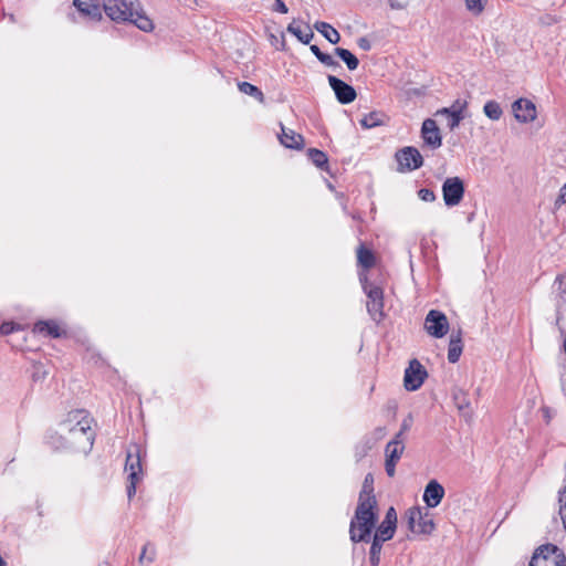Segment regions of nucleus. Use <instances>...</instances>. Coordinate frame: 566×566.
Listing matches in <instances>:
<instances>
[{
	"instance_id": "nucleus-1",
	"label": "nucleus",
	"mask_w": 566,
	"mask_h": 566,
	"mask_svg": "<svg viewBox=\"0 0 566 566\" xmlns=\"http://www.w3.org/2000/svg\"><path fill=\"white\" fill-rule=\"evenodd\" d=\"M93 423L94 419L86 410H72L48 436V444L57 452L87 454L95 439Z\"/></svg>"
},
{
	"instance_id": "nucleus-2",
	"label": "nucleus",
	"mask_w": 566,
	"mask_h": 566,
	"mask_svg": "<svg viewBox=\"0 0 566 566\" xmlns=\"http://www.w3.org/2000/svg\"><path fill=\"white\" fill-rule=\"evenodd\" d=\"M104 11L115 22L134 23L144 32H149L154 29L153 21L145 15L137 0H108L104 4Z\"/></svg>"
},
{
	"instance_id": "nucleus-3",
	"label": "nucleus",
	"mask_w": 566,
	"mask_h": 566,
	"mask_svg": "<svg viewBox=\"0 0 566 566\" xmlns=\"http://www.w3.org/2000/svg\"><path fill=\"white\" fill-rule=\"evenodd\" d=\"M378 521V504L357 503L349 524V536L354 543L369 542Z\"/></svg>"
},
{
	"instance_id": "nucleus-4",
	"label": "nucleus",
	"mask_w": 566,
	"mask_h": 566,
	"mask_svg": "<svg viewBox=\"0 0 566 566\" xmlns=\"http://www.w3.org/2000/svg\"><path fill=\"white\" fill-rule=\"evenodd\" d=\"M528 566H566V555L555 544H543L534 551Z\"/></svg>"
},
{
	"instance_id": "nucleus-5",
	"label": "nucleus",
	"mask_w": 566,
	"mask_h": 566,
	"mask_svg": "<svg viewBox=\"0 0 566 566\" xmlns=\"http://www.w3.org/2000/svg\"><path fill=\"white\" fill-rule=\"evenodd\" d=\"M367 294V311L376 323L384 318V292L382 289L373 284H364Z\"/></svg>"
},
{
	"instance_id": "nucleus-6",
	"label": "nucleus",
	"mask_w": 566,
	"mask_h": 566,
	"mask_svg": "<svg viewBox=\"0 0 566 566\" xmlns=\"http://www.w3.org/2000/svg\"><path fill=\"white\" fill-rule=\"evenodd\" d=\"M125 470L128 472V485H127V495L128 499H132L136 493V484L140 481L143 469L140 463V454L137 448H135V453L128 451Z\"/></svg>"
},
{
	"instance_id": "nucleus-7",
	"label": "nucleus",
	"mask_w": 566,
	"mask_h": 566,
	"mask_svg": "<svg viewBox=\"0 0 566 566\" xmlns=\"http://www.w3.org/2000/svg\"><path fill=\"white\" fill-rule=\"evenodd\" d=\"M408 527L416 534H430L434 530V523L428 513L420 507H411L407 511Z\"/></svg>"
},
{
	"instance_id": "nucleus-8",
	"label": "nucleus",
	"mask_w": 566,
	"mask_h": 566,
	"mask_svg": "<svg viewBox=\"0 0 566 566\" xmlns=\"http://www.w3.org/2000/svg\"><path fill=\"white\" fill-rule=\"evenodd\" d=\"M442 196L446 206H458L464 196V184L460 177H449L442 185Z\"/></svg>"
},
{
	"instance_id": "nucleus-9",
	"label": "nucleus",
	"mask_w": 566,
	"mask_h": 566,
	"mask_svg": "<svg viewBox=\"0 0 566 566\" xmlns=\"http://www.w3.org/2000/svg\"><path fill=\"white\" fill-rule=\"evenodd\" d=\"M396 159L399 171H412L423 165V158L420 151L412 146H407L396 153Z\"/></svg>"
},
{
	"instance_id": "nucleus-10",
	"label": "nucleus",
	"mask_w": 566,
	"mask_h": 566,
	"mask_svg": "<svg viewBox=\"0 0 566 566\" xmlns=\"http://www.w3.org/2000/svg\"><path fill=\"white\" fill-rule=\"evenodd\" d=\"M424 329L436 338L443 337L449 329L447 316L440 311L431 310L426 316Z\"/></svg>"
},
{
	"instance_id": "nucleus-11",
	"label": "nucleus",
	"mask_w": 566,
	"mask_h": 566,
	"mask_svg": "<svg viewBox=\"0 0 566 566\" xmlns=\"http://www.w3.org/2000/svg\"><path fill=\"white\" fill-rule=\"evenodd\" d=\"M426 377L427 371L424 367L417 359H412L405 370V388L410 391L417 390L423 384Z\"/></svg>"
},
{
	"instance_id": "nucleus-12",
	"label": "nucleus",
	"mask_w": 566,
	"mask_h": 566,
	"mask_svg": "<svg viewBox=\"0 0 566 566\" xmlns=\"http://www.w3.org/2000/svg\"><path fill=\"white\" fill-rule=\"evenodd\" d=\"M327 80L339 103L349 104L355 101L357 94L353 86L334 75H328Z\"/></svg>"
},
{
	"instance_id": "nucleus-13",
	"label": "nucleus",
	"mask_w": 566,
	"mask_h": 566,
	"mask_svg": "<svg viewBox=\"0 0 566 566\" xmlns=\"http://www.w3.org/2000/svg\"><path fill=\"white\" fill-rule=\"evenodd\" d=\"M421 137L426 146L437 149L442 145L440 129L434 119L427 118L422 123Z\"/></svg>"
},
{
	"instance_id": "nucleus-14",
	"label": "nucleus",
	"mask_w": 566,
	"mask_h": 566,
	"mask_svg": "<svg viewBox=\"0 0 566 566\" xmlns=\"http://www.w3.org/2000/svg\"><path fill=\"white\" fill-rule=\"evenodd\" d=\"M512 111L515 119L521 123H531L537 116L535 104L526 98L515 101L512 104Z\"/></svg>"
},
{
	"instance_id": "nucleus-15",
	"label": "nucleus",
	"mask_w": 566,
	"mask_h": 566,
	"mask_svg": "<svg viewBox=\"0 0 566 566\" xmlns=\"http://www.w3.org/2000/svg\"><path fill=\"white\" fill-rule=\"evenodd\" d=\"M405 451V444L399 442H388L385 449L386 461L385 469L388 476L392 478L396 473V464Z\"/></svg>"
},
{
	"instance_id": "nucleus-16",
	"label": "nucleus",
	"mask_w": 566,
	"mask_h": 566,
	"mask_svg": "<svg viewBox=\"0 0 566 566\" xmlns=\"http://www.w3.org/2000/svg\"><path fill=\"white\" fill-rule=\"evenodd\" d=\"M444 496L443 486L436 480H431L424 488L423 501L428 507H437Z\"/></svg>"
},
{
	"instance_id": "nucleus-17",
	"label": "nucleus",
	"mask_w": 566,
	"mask_h": 566,
	"mask_svg": "<svg viewBox=\"0 0 566 566\" xmlns=\"http://www.w3.org/2000/svg\"><path fill=\"white\" fill-rule=\"evenodd\" d=\"M73 6L91 20L102 19L101 3L98 0H73Z\"/></svg>"
},
{
	"instance_id": "nucleus-18",
	"label": "nucleus",
	"mask_w": 566,
	"mask_h": 566,
	"mask_svg": "<svg viewBox=\"0 0 566 566\" xmlns=\"http://www.w3.org/2000/svg\"><path fill=\"white\" fill-rule=\"evenodd\" d=\"M378 504L376 496L374 495V478L373 474L368 473L363 482L361 490L358 496V503Z\"/></svg>"
},
{
	"instance_id": "nucleus-19",
	"label": "nucleus",
	"mask_w": 566,
	"mask_h": 566,
	"mask_svg": "<svg viewBox=\"0 0 566 566\" xmlns=\"http://www.w3.org/2000/svg\"><path fill=\"white\" fill-rule=\"evenodd\" d=\"M463 350L461 332L452 333L450 336L449 349H448V360L451 364H455Z\"/></svg>"
},
{
	"instance_id": "nucleus-20",
	"label": "nucleus",
	"mask_w": 566,
	"mask_h": 566,
	"mask_svg": "<svg viewBox=\"0 0 566 566\" xmlns=\"http://www.w3.org/2000/svg\"><path fill=\"white\" fill-rule=\"evenodd\" d=\"M280 142L287 148L298 149L302 146L303 137L302 135L295 133L292 129H285L282 126V134L279 136Z\"/></svg>"
},
{
	"instance_id": "nucleus-21",
	"label": "nucleus",
	"mask_w": 566,
	"mask_h": 566,
	"mask_svg": "<svg viewBox=\"0 0 566 566\" xmlns=\"http://www.w3.org/2000/svg\"><path fill=\"white\" fill-rule=\"evenodd\" d=\"M315 29L332 44H336L340 40V35L336 29L326 22H316Z\"/></svg>"
},
{
	"instance_id": "nucleus-22",
	"label": "nucleus",
	"mask_w": 566,
	"mask_h": 566,
	"mask_svg": "<svg viewBox=\"0 0 566 566\" xmlns=\"http://www.w3.org/2000/svg\"><path fill=\"white\" fill-rule=\"evenodd\" d=\"M452 398L458 409L463 412L464 416L470 415V401L468 394L461 388H454L452 390Z\"/></svg>"
},
{
	"instance_id": "nucleus-23",
	"label": "nucleus",
	"mask_w": 566,
	"mask_h": 566,
	"mask_svg": "<svg viewBox=\"0 0 566 566\" xmlns=\"http://www.w3.org/2000/svg\"><path fill=\"white\" fill-rule=\"evenodd\" d=\"M34 332L43 335H49L52 337H60L61 331L59 325L55 322H43L40 321L34 325Z\"/></svg>"
},
{
	"instance_id": "nucleus-24",
	"label": "nucleus",
	"mask_w": 566,
	"mask_h": 566,
	"mask_svg": "<svg viewBox=\"0 0 566 566\" xmlns=\"http://www.w3.org/2000/svg\"><path fill=\"white\" fill-rule=\"evenodd\" d=\"M286 30L304 44H308L314 38V33L310 28H307V31H303L300 27L295 25V21L291 22Z\"/></svg>"
},
{
	"instance_id": "nucleus-25",
	"label": "nucleus",
	"mask_w": 566,
	"mask_h": 566,
	"mask_svg": "<svg viewBox=\"0 0 566 566\" xmlns=\"http://www.w3.org/2000/svg\"><path fill=\"white\" fill-rule=\"evenodd\" d=\"M386 115L381 112H371L364 116L360 120V125L364 128H374L385 123Z\"/></svg>"
},
{
	"instance_id": "nucleus-26",
	"label": "nucleus",
	"mask_w": 566,
	"mask_h": 566,
	"mask_svg": "<svg viewBox=\"0 0 566 566\" xmlns=\"http://www.w3.org/2000/svg\"><path fill=\"white\" fill-rule=\"evenodd\" d=\"M335 54L344 61L347 65L348 70L354 71L358 67L359 61L358 59L347 49L336 48Z\"/></svg>"
},
{
	"instance_id": "nucleus-27",
	"label": "nucleus",
	"mask_w": 566,
	"mask_h": 566,
	"mask_svg": "<svg viewBox=\"0 0 566 566\" xmlns=\"http://www.w3.org/2000/svg\"><path fill=\"white\" fill-rule=\"evenodd\" d=\"M357 262L364 269L368 270L374 266L375 256L370 250L366 249L364 245H360L357 249Z\"/></svg>"
},
{
	"instance_id": "nucleus-28",
	"label": "nucleus",
	"mask_w": 566,
	"mask_h": 566,
	"mask_svg": "<svg viewBox=\"0 0 566 566\" xmlns=\"http://www.w3.org/2000/svg\"><path fill=\"white\" fill-rule=\"evenodd\" d=\"M396 527V524L382 521L380 525L376 528L374 535L382 541H389L394 537Z\"/></svg>"
},
{
	"instance_id": "nucleus-29",
	"label": "nucleus",
	"mask_w": 566,
	"mask_h": 566,
	"mask_svg": "<svg viewBox=\"0 0 566 566\" xmlns=\"http://www.w3.org/2000/svg\"><path fill=\"white\" fill-rule=\"evenodd\" d=\"M308 158L318 168L325 169L327 168L328 158L325 153L316 148H310L307 151Z\"/></svg>"
},
{
	"instance_id": "nucleus-30",
	"label": "nucleus",
	"mask_w": 566,
	"mask_h": 566,
	"mask_svg": "<svg viewBox=\"0 0 566 566\" xmlns=\"http://www.w3.org/2000/svg\"><path fill=\"white\" fill-rule=\"evenodd\" d=\"M238 87L241 93L253 96L259 102L264 101V95H263L262 91L259 87H256L255 85H253L249 82H240L238 84Z\"/></svg>"
},
{
	"instance_id": "nucleus-31",
	"label": "nucleus",
	"mask_w": 566,
	"mask_h": 566,
	"mask_svg": "<svg viewBox=\"0 0 566 566\" xmlns=\"http://www.w3.org/2000/svg\"><path fill=\"white\" fill-rule=\"evenodd\" d=\"M484 114L492 120H499L503 114L500 104L495 101H489L483 107Z\"/></svg>"
},
{
	"instance_id": "nucleus-32",
	"label": "nucleus",
	"mask_w": 566,
	"mask_h": 566,
	"mask_svg": "<svg viewBox=\"0 0 566 566\" xmlns=\"http://www.w3.org/2000/svg\"><path fill=\"white\" fill-rule=\"evenodd\" d=\"M155 556H156V549L155 547L150 544V543H147L143 549H142V553H140V556L138 558V562L139 564L142 565H145V564H150L154 562L155 559Z\"/></svg>"
},
{
	"instance_id": "nucleus-33",
	"label": "nucleus",
	"mask_w": 566,
	"mask_h": 566,
	"mask_svg": "<svg viewBox=\"0 0 566 566\" xmlns=\"http://www.w3.org/2000/svg\"><path fill=\"white\" fill-rule=\"evenodd\" d=\"M312 53L326 66H337L338 63L326 53H323L317 45H311Z\"/></svg>"
},
{
	"instance_id": "nucleus-34",
	"label": "nucleus",
	"mask_w": 566,
	"mask_h": 566,
	"mask_svg": "<svg viewBox=\"0 0 566 566\" xmlns=\"http://www.w3.org/2000/svg\"><path fill=\"white\" fill-rule=\"evenodd\" d=\"M465 103L454 102L450 107H444L437 112V115H463Z\"/></svg>"
},
{
	"instance_id": "nucleus-35",
	"label": "nucleus",
	"mask_w": 566,
	"mask_h": 566,
	"mask_svg": "<svg viewBox=\"0 0 566 566\" xmlns=\"http://www.w3.org/2000/svg\"><path fill=\"white\" fill-rule=\"evenodd\" d=\"M467 8L474 14H479L483 11L486 0H467Z\"/></svg>"
},
{
	"instance_id": "nucleus-36",
	"label": "nucleus",
	"mask_w": 566,
	"mask_h": 566,
	"mask_svg": "<svg viewBox=\"0 0 566 566\" xmlns=\"http://www.w3.org/2000/svg\"><path fill=\"white\" fill-rule=\"evenodd\" d=\"M418 196L422 201H426V202H432L436 200V195L430 189H426V188L420 189L418 192Z\"/></svg>"
},
{
	"instance_id": "nucleus-37",
	"label": "nucleus",
	"mask_w": 566,
	"mask_h": 566,
	"mask_svg": "<svg viewBox=\"0 0 566 566\" xmlns=\"http://www.w3.org/2000/svg\"><path fill=\"white\" fill-rule=\"evenodd\" d=\"M386 541H382L380 539L379 537L377 536H373V541H371V546H370V549H369V553H374V554H381V548H382V544L385 543Z\"/></svg>"
},
{
	"instance_id": "nucleus-38",
	"label": "nucleus",
	"mask_w": 566,
	"mask_h": 566,
	"mask_svg": "<svg viewBox=\"0 0 566 566\" xmlns=\"http://www.w3.org/2000/svg\"><path fill=\"white\" fill-rule=\"evenodd\" d=\"M48 375V371L43 368L42 365H34V370L32 374L33 380H43Z\"/></svg>"
},
{
	"instance_id": "nucleus-39",
	"label": "nucleus",
	"mask_w": 566,
	"mask_h": 566,
	"mask_svg": "<svg viewBox=\"0 0 566 566\" xmlns=\"http://www.w3.org/2000/svg\"><path fill=\"white\" fill-rule=\"evenodd\" d=\"M448 117V126L451 130L455 129L460 122L464 118V115H446Z\"/></svg>"
},
{
	"instance_id": "nucleus-40",
	"label": "nucleus",
	"mask_w": 566,
	"mask_h": 566,
	"mask_svg": "<svg viewBox=\"0 0 566 566\" xmlns=\"http://www.w3.org/2000/svg\"><path fill=\"white\" fill-rule=\"evenodd\" d=\"M555 286L560 294H566V277L558 275L555 280Z\"/></svg>"
},
{
	"instance_id": "nucleus-41",
	"label": "nucleus",
	"mask_w": 566,
	"mask_h": 566,
	"mask_svg": "<svg viewBox=\"0 0 566 566\" xmlns=\"http://www.w3.org/2000/svg\"><path fill=\"white\" fill-rule=\"evenodd\" d=\"M382 521L397 525V513L392 506L387 510Z\"/></svg>"
},
{
	"instance_id": "nucleus-42",
	"label": "nucleus",
	"mask_w": 566,
	"mask_h": 566,
	"mask_svg": "<svg viewBox=\"0 0 566 566\" xmlns=\"http://www.w3.org/2000/svg\"><path fill=\"white\" fill-rule=\"evenodd\" d=\"M412 422H413V418L412 416L409 413L401 422V427H400V430L406 432L408 431L411 426H412Z\"/></svg>"
},
{
	"instance_id": "nucleus-43",
	"label": "nucleus",
	"mask_w": 566,
	"mask_h": 566,
	"mask_svg": "<svg viewBox=\"0 0 566 566\" xmlns=\"http://www.w3.org/2000/svg\"><path fill=\"white\" fill-rule=\"evenodd\" d=\"M273 10L280 13H287L289 9L282 0H275Z\"/></svg>"
},
{
	"instance_id": "nucleus-44",
	"label": "nucleus",
	"mask_w": 566,
	"mask_h": 566,
	"mask_svg": "<svg viewBox=\"0 0 566 566\" xmlns=\"http://www.w3.org/2000/svg\"><path fill=\"white\" fill-rule=\"evenodd\" d=\"M369 563L371 566H379L380 554L369 553Z\"/></svg>"
},
{
	"instance_id": "nucleus-45",
	"label": "nucleus",
	"mask_w": 566,
	"mask_h": 566,
	"mask_svg": "<svg viewBox=\"0 0 566 566\" xmlns=\"http://www.w3.org/2000/svg\"><path fill=\"white\" fill-rule=\"evenodd\" d=\"M358 45H359V48H361L363 50H366V51L370 50V42H369V40H368V39H366V38H360V39L358 40Z\"/></svg>"
},
{
	"instance_id": "nucleus-46",
	"label": "nucleus",
	"mask_w": 566,
	"mask_h": 566,
	"mask_svg": "<svg viewBox=\"0 0 566 566\" xmlns=\"http://www.w3.org/2000/svg\"><path fill=\"white\" fill-rule=\"evenodd\" d=\"M566 202V184L560 188L559 197L556 203H565Z\"/></svg>"
},
{
	"instance_id": "nucleus-47",
	"label": "nucleus",
	"mask_w": 566,
	"mask_h": 566,
	"mask_svg": "<svg viewBox=\"0 0 566 566\" xmlns=\"http://www.w3.org/2000/svg\"><path fill=\"white\" fill-rule=\"evenodd\" d=\"M403 431L399 430V432L395 436V438L390 442H399L403 443Z\"/></svg>"
},
{
	"instance_id": "nucleus-48",
	"label": "nucleus",
	"mask_w": 566,
	"mask_h": 566,
	"mask_svg": "<svg viewBox=\"0 0 566 566\" xmlns=\"http://www.w3.org/2000/svg\"><path fill=\"white\" fill-rule=\"evenodd\" d=\"M0 331L3 334H8L12 331V327L10 326V324H3L1 325Z\"/></svg>"
},
{
	"instance_id": "nucleus-49",
	"label": "nucleus",
	"mask_w": 566,
	"mask_h": 566,
	"mask_svg": "<svg viewBox=\"0 0 566 566\" xmlns=\"http://www.w3.org/2000/svg\"><path fill=\"white\" fill-rule=\"evenodd\" d=\"M375 433H376V436H377L378 438H381V437H384V436H385L386 430H385V428H384V427H378V428H376Z\"/></svg>"
},
{
	"instance_id": "nucleus-50",
	"label": "nucleus",
	"mask_w": 566,
	"mask_h": 566,
	"mask_svg": "<svg viewBox=\"0 0 566 566\" xmlns=\"http://www.w3.org/2000/svg\"><path fill=\"white\" fill-rule=\"evenodd\" d=\"M0 566H6V562L2 559L1 556H0Z\"/></svg>"
}]
</instances>
